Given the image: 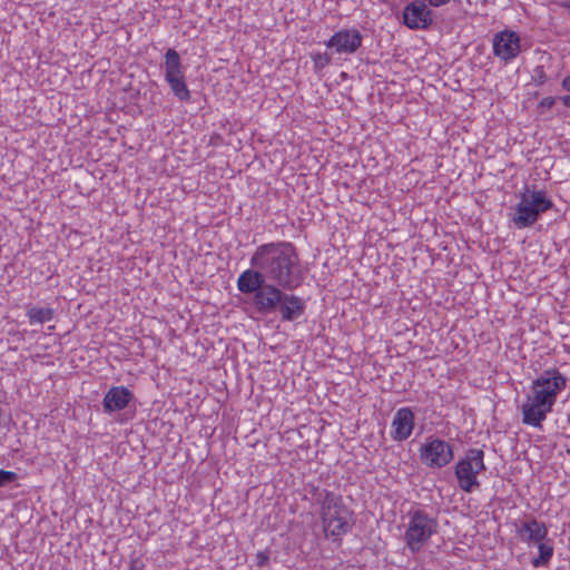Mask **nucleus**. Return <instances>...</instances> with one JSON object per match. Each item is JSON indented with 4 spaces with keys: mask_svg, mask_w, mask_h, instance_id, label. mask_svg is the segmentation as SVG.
Wrapping results in <instances>:
<instances>
[{
    "mask_svg": "<svg viewBox=\"0 0 570 570\" xmlns=\"http://www.w3.org/2000/svg\"><path fill=\"white\" fill-rule=\"evenodd\" d=\"M250 266L262 269L269 285L284 291H295L302 286L305 272L295 245L286 240L271 242L256 247Z\"/></svg>",
    "mask_w": 570,
    "mask_h": 570,
    "instance_id": "nucleus-1",
    "label": "nucleus"
},
{
    "mask_svg": "<svg viewBox=\"0 0 570 570\" xmlns=\"http://www.w3.org/2000/svg\"><path fill=\"white\" fill-rule=\"evenodd\" d=\"M567 379L556 368L542 371L532 382L521 405L522 423L541 428L548 414L552 412L559 394L566 389Z\"/></svg>",
    "mask_w": 570,
    "mask_h": 570,
    "instance_id": "nucleus-2",
    "label": "nucleus"
},
{
    "mask_svg": "<svg viewBox=\"0 0 570 570\" xmlns=\"http://www.w3.org/2000/svg\"><path fill=\"white\" fill-rule=\"evenodd\" d=\"M312 493L321 509L325 537L341 543L342 538L354 527V512L344 504L342 495L333 491L313 488Z\"/></svg>",
    "mask_w": 570,
    "mask_h": 570,
    "instance_id": "nucleus-3",
    "label": "nucleus"
},
{
    "mask_svg": "<svg viewBox=\"0 0 570 570\" xmlns=\"http://www.w3.org/2000/svg\"><path fill=\"white\" fill-rule=\"evenodd\" d=\"M515 534L518 539L538 549V556L531 559L533 568L548 567L554 554L553 541L549 538L547 524L530 515L525 520L515 522Z\"/></svg>",
    "mask_w": 570,
    "mask_h": 570,
    "instance_id": "nucleus-4",
    "label": "nucleus"
},
{
    "mask_svg": "<svg viewBox=\"0 0 570 570\" xmlns=\"http://www.w3.org/2000/svg\"><path fill=\"white\" fill-rule=\"evenodd\" d=\"M284 288L269 285L259 295V313L278 312L283 322H294L305 314V301L297 295L287 293Z\"/></svg>",
    "mask_w": 570,
    "mask_h": 570,
    "instance_id": "nucleus-5",
    "label": "nucleus"
},
{
    "mask_svg": "<svg viewBox=\"0 0 570 570\" xmlns=\"http://www.w3.org/2000/svg\"><path fill=\"white\" fill-rule=\"evenodd\" d=\"M520 200L515 206L512 223L517 228L532 226L540 218L541 214L553 208L554 204L547 196L546 190L524 187L520 194Z\"/></svg>",
    "mask_w": 570,
    "mask_h": 570,
    "instance_id": "nucleus-6",
    "label": "nucleus"
},
{
    "mask_svg": "<svg viewBox=\"0 0 570 570\" xmlns=\"http://www.w3.org/2000/svg\"><path fill=\"white\" fill-rule=\"evenodd\" d=\"M409 522L404 532V541L412 553H417L438 532V519L425 510L412 509L407 512Z\"/></svg>",
    "mask_w": 570,
    "mask_h": 570,
    "instance_id": "nucleus-7",
    "label": "nucleus"
},
{
    "mask_svg": "<svg viewBox=\"0 0 570 570\" xmlns=\"http://www.w3.org/2000/svg\"><path fill=\"white\" fill-rule=\"evenodd\" d=\"M485 470L484 451L478 448L469 449L454 466L459 488L466 493L473 492L480 488L478 474Z\"/></svg>",
    "mask_w": 570,
    "mask_h": 570,
    "instance_id": "nucleus-8",
    "label": "nucleus"
},
{
    "mask_svg": "<svg viewBox=\"0 0 570 570\" xmlns=\"http://www.w3.org/2000/svg\"><path fill=\"white\" fill-rule=\"evenodd\" d=\"M164 77L174 96L180 101L190 99V91L185 80L184 66L177 50L170 48L165 53V60L161 66Z\"/></svg>",
    "mask_w": 570,
    "mask_h": 570,
    "instance_id": "nucleus-9",
    "label": "nucleus"
},
{
    "mask_svg": "<svg viewBox=\"0 0 570 570\" xmlns=\"http://www.w3.org/2000/svg\"><path fill=\"white\" fill-rule=\"evenodd\" d=\"M454 458L453 445L449 442L429 436L420 449V459L430 469H442Z\"/></svg>",
    "mask_w": 570,
    "mask_h": 570,
    "instance_id": "nucleus-10",
    "label": "nucleus"
},
{
    "mask_svg": "<svg viewBox=\"0 0 570 570\" xmlns=\"http://www.w3.org/2000/svg\"><path fill=\"white\" fill-rule=\"evenodd\" d=\"M522 51L521 38L513 30L504 29L494 33L492 38V52L504 65L513 61Z\"/></svg>",
    "mask_w": 570,
    "mask_h": 570,
    "instance_id": "nucleus-11",
    "label": "nucleus"
},
{
    "mask_svg": "<svg viewBox=\"0 0 570 570\" xmlns=\"http://www.w3.org/2000/svg\"><path fill=\"white\" fill-rule=\"evenodd\" d=\"M434 21V13L422 0H415L404 7L403 23L411 30H428Z\"/></svg>",
    "mask_w": 570,
    "mask_h": 570,
    "instance_id": "nucleus-12",
    "label": "nucleus"
},
{
    "mask_svg": "<svg viewBox=\"0 0 570 570\" xmlns=\"http://www.w3.org/2000/svg\"><path fill=\"white\" fill-rule=\"evenodd\" d=\"M363 42V35L355 28L341 29L336 31L325 46L338 55H354Z\"/></svg>",
    "mask_w": 570,
    "mask_h": 570,
    "instance_id": "nucleus-13",
    "label": "nucleus"
},
{
    "mask_svg": "<svg viewBox=\"0 0 570 570\" xmlns=\"http://www.w3.org/2000/svg\"><path fill=\"white\" fill-rule=\"evenodd\" d=\"M269 286L267 278L263 275L262 269L250 268L244 271L237 279V287L243 294H254L253 302L259 312V295Z\"/></svg>",
    "mask_w": 570,
    "mask_h": 570,
    "instance_id": "nucleus-14",
    "label": "nucleus"
},
{
    "mask_svg": "<svg viewBox=\"0 0 570 570\" xmlns=\"http://www.w3.org/2000/svg\"><path fill=\"white\" fill-rule=\"evenodd\" d=\"M415 415L411 407L399 409L391 423V438L395 442L407 440L414 430Z\"/></svg>",
    "mask_w": 570,
    "mask_h": 570,
    "instance_id": "nucleus-15",
    "label": "nucleus"
},
{
    "mask_svg": "<svg viewBox=\"0 0 570 570\" xmlns=\"http://www.w3.org/2000/svg\"><path fill=\"white\" fill-rule=\"evenodd\" d=\"M134 393L126 386H111L102 400L104 413L112 414L128 407L134 401Z\"/></svg>",
    "mask_w": 570,
    "mask_h": 570,
    "instance_id": "nucleus-16",
    "label": "nucleus"
},
{
    "mask_svg": "<svg viewBox=\"0 0 570 570\" xmlns=\"http://www.w3.org/2000/svg\"><path fill=\"white\" fill-rule=\"evenodd\" d=\"M27 316L31 325L43 324L46 322H50L53 318L55 309L51 307L31 306L27 309Z\"/></svg>",
    "mask_w": 570,
    "mask_h": 570,
    "instance_id": "nucleus-17",
    "label": "nucleus"
},
{
    "mask_svg": "<svg viewBox=\"0 0 570 570\" xmlns=\"http://www.w3.org/2000/svg\"><path fill=\"white\" fill-rule=\"evenodd\" d=\"M311 58L314 62L315 70H322L332 62V55L327 52L312 53Z\"/></svg>",
    "mask_w": 570,
    "mask_h": 570,
    "instance_id": "nucleus-18",
    "label": "nucleus"
},
{
    "mask_svg": "<svg viewBox=\"0 0 570 570\" xmlns=\"http://www.w3.org/2000/svg\"><path fill=\"white\" fill-rule=\"evenodd\" d=\"M19 475L13 471L0 470V488L8 487L17 482Z\"/></svg>",
    "mask_w": 570,
    "mask_h": 570,
    "instance_id": "nucleus-19",
    "label": "nucleus"
},
{
    "mask_svg": "<svg viewBox=\"0 0 570 570\" xmlns=\"http://www.w3.org/2000/svg\"><path fill=\"white\" fill-rule=\"evenodd\" d=\"M532 80L537 86H543L548 81V76L543 66H537L533 69Z\"/></svg>",
    "mask_w": 570,
    "mask_h": 570,
    "instance_id": "nucleus-20",
    "label": "nucleus"
},
{
    "mask_svg": "<svg viewBox=\"0 0 570 570\" xmlns=\"http://www.w3.org/2000/svg\"><path fill=\"white\" fill-rule=\"evenodd\" d=\"M255 559H256V566L259 568H264L268 563L269 556H268V553H266L264 551H259L256 553Z\"/></svg>",
    "mask_w": 570,
    "mask_h": 570,
    "instance_id": "nucleus-21",
    "label": "nucleus"
},
{
    "mask_svg": "<svg viewBox=\"0 0 570 570\" xmlns=\"http://www.w3.org/2000/svg\"><path fill=\"white\" fill-rule=\"evenodd\" d=\"M558 98L556 97H551V96H548V97H544L540 100L539 102V107L540 108H546V109H550L554 106L556 101H557Z\"/></svg>",
    "mask_w": 570,
    "mask_h": 570,
    "instance_id": "nucleus-22",
    "label": "nucleus"
},
{
    "mask_svg": "<svg viewBox=\"0 0 570 570\" xmlns=\"http://www.w3.org/2000/svg\"><path fill=\"white\" fill-rule=\"evenodd\" d=\"M129 570H144V562L140 559H132L130 561Z\"/></svg>",
    "mask_w": 570,
    "mask_h": 570,
    "instance_id": "nucleus-23",
    "label": "nucleus"
},
{
    "mask_svg": "<svg viewBox=\"0 0 570 570\" xmlns=\"http://www.w3.org/2000/svg\"><path fill=\"white\" fill-rule=\"evenodd\" d=\"M425 3H429L432 7L439 8L446 4L450 0H423Z\"/></svg>",
    "mask_w": 570,
    "mask_h": 570,
    "instance_id": "nucleus-24",
    "label": "nucleus"
},
{
    "mask_svg": "<svg viewBox=\"0 0 570 570\" xmlns=\"http://www.w3.org/2000/svg\"><path fill=\"white\" fill-rule=\"evenodd\" d=\"M561 87H562V89L570 92V75L563 78V80L561 82Z\"/></svg>",
    "mask_w": 570,
    "mask_h": 570,
    "instance_id": "nucleus-25",
    "label": "nucleus"
},
{
    "mask_svg": "<svg viewBox=\"0 0 570 570\" xmlns=\"http://www.w3.org/2000/svg\"><path fill=\"white\" fill-rule=\"evenodd\" d=\"M566 107L570 108V95L561 96L558 98Z\"/></svg>",
    "mask_w": 570,
    "mask_h": 570,
    "instance_id": "nucleus-26",
    "label": "nucleus"
},
{
    "mask_svg": "<svg viewBox=\"0 0 570 570\" xmlns=\"http://www.w3.org/2000/svg\"><path fill=\"white\" fill-rule=\"evenodd\" d=\"M560 7L564 8L568 10V12L570 13V1L569 0H566V1H561L559 3Z\"/></svg>",
    "mask_w": 570,
    "mask_h": 570,
    "instance_id": "nucleus-27",
    "label": "nucleus"
}]
</instances>
